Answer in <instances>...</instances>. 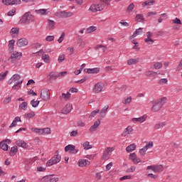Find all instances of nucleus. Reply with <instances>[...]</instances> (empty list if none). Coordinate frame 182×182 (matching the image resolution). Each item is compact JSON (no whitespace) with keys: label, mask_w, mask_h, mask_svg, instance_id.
Instances as JSON below:
<instances>
[{"label":"nucleus","mask_w":182,"mask_h":182,"mask_svg":"<svg viewBox=\"0 0 182 182\" xmlns=\"http://www.w3.org/2000/svg\"><path fill=\"white\" fill-rule=\"evenodd\" d=\"M23 80L21 79L19 74H14L8 81V85H14L13 90H19L22 87Z\"/></svg>","instance_id":"obj_1"},{"label":"nucleus","mask_w":182,"mask_h":182,"mask_svg":"<svg viewBox=\"0 0 182 182\" xmlns=\"http://www.w3.org/2000/svg\"><path fill=\"white\" fill-rule=\"evenodd\" d=\"M166 100H167L166 97H162L161 99H159L158 100L154 102V105L151 107V112H159L161 107H163V105L164 103H166Z\"/></svg>","instance_id":"obj_2"},{"label":"nucleus","mask_w":182,"mask_h":182,"mask_svg":"<svg viewBox=\"0 0 182 182\" xmlns=\"http://www.w3.org/2000/svg\"><path fill=\"white\" fill-rule=\"evenodd\" d=\"M35 21V16L31 14V12L25 13L21 19H20V23H32Z\"/></svg>","instance_id":"obj_3"},{"label":"nucleus","mask_w":182,"mask_h":182,"mask_svg":"<svg viewBox=\"0 0 182 182\" xmlns=\"http://www.w3.org/2000/svg\"><path fill=\"white\" fill-rule=\"evenodd\" d=\"M22 58V53L14 51L11 53V56L8 58L9 63L12 65H16V62Z\"/></svg>","instance_id":"obj_4"},{"label":"nucleus","mask_w":182,"mask_h":182,"mask_svg":"<svg viewBox=\"0 0 182 182\" xmlns=\"http://www.w3.org/2000/svg\"><path fill=\"white\" fill-rule=\"evenodd\" d=\"M60 160H62V156H59V151H56L55 154L46 163V165L48 167H50L53 164H58Z\"/></svg>","instance_id":"obj_5"},{"label":"nucleus","mask_w":182,"mask_h":182,"mask_svg":"<svg viewBox=\"0 0 182 182\" xmlns=\"http://www.w3.org/2000/svg\"><path fill=\"white\" fill-rule=\"evenodd\" d=\"M105 9V5L102 4L100 1V4H92L90 7V11L91 12H98L100 11H103Z\"/></svg>","instance_id":"obj_6"},{"label":"nucleus","mask_w":182,"mask_h":182,"mask_svg":"<svg viewBox=\"0 0 182 182\" xmlns=\"http://www.w3.org/2000/svg\"><path fill=\"white\" fill-rule=\"evenodd\" d=\"M55 15L58 18H70V16H73V12L72 11L66 12L65 11H63L57 12Z\"/></svg>","instance_id":"obj_7"},{"label":"nucleus","mask_w":182,"mask_h":182,"mask_svg":"<svg viewBox=\"0 0 182 182\" xmlns=\"http://www.w3.org/2000/svg\"><path fill=\"white\" fill-rule=\"evenodd\" d=\"M41 182H58L59 178L53 177L52 175L43 176L41 180Z\"/></svg>","instance_id":"obj_8"},{"label":"nucleus","mask_w":182,"mask_h":182,"mask_svg":"<svg viewBox=\"0 0 182 182\" xmlns=\"http://www.w3.org/2000/svg\"><path fill=\"white\" fill-rule=\"evenodd\" d=\"M65 151H68L71 154H77L79 152V149H77L75 145L69 144L65 147Z\"/></svg>","instance_id":"obj_9"},{"label":"nucleus","mask_w":182,"mask_h":182,"mask_svg":"<svg viewBox=\"0 0 182 182\" xmlns=\"http://www.w3.org/2000/svg\"><path fill=\"white\" fill-rule=\"evenodd\" d=\"M41 97L44 102H48L49 99H50V95L49 93V90L46 89H43L41 91Z\"/></svg>","instance_id":"obj_10"},{"label":"nucleus","mask_w":182,"mask_h":182,"mask_svg":"<svg viewBox=\"0 0 182 182\" xmlns=\"http://www.w3.org/2000/svg\"><path fill=\"white\" fill-rule=\"evenodd\" d=\"M36 55H37L38 56H42V59L43 60H44L46 63H49V60H50L49 55L45 54V52H43V49H41L39 51L36 52Z\"/></svg>","instance_id":"obj_11"},{"label":"nucleus","mask_w":182,"mask_h":182,"mask_svg":"<svg viewBox=\"0 0 182 182\" xmlns=\"http://www.w3.org/2000/svg\"><path fill=\"white\" fill-rule=\"evenodd\" d=\"M103 87H105V84L102 82H97L95 85V87L93 88V92L95 93H100L102 90H103Z\"/></svg>","instance_id":"obj_12"},{"label":"nucleus","mask_w":182,"mask_h":182,"mask_svg":"<svg viewBox=\"0 0 182 182\" xmlns=\"http://www.w3.org/2000/svg\"><path fill=\"white\" fill-rule=\"evenodd\" d=\"M100 126V119H97L92 126H91L89 129L90 133H95V132L97 131V129Z\"/></svg>","instance_id":"obj_13"},{"label":"nucleus","mask_w":182,"mask_h":182,"mask_svg":"<svg viewBox=\"0 0 182 182\" xmlns=\"http://www.w3.org/2000/svg\"><path fill=\"white\" fill-rule=\"evenodd\" d=\"M55 25H56V23L55 22V21L51 19H48L47 25H46L47 31H53V29H55Z\"/></svg>","instance_id":"obj_14"},{"label":"nucleus","mask_w":182,"mask_h":182,"mask_svg":"<svg viewBox=\"0 0 182 182\" xmlns=\"http://www.w3.org/2000/svg\"><path fill=\"white\" fill-rule=\"evenodd\" d=\"M28 43H29V42H28V39L20 38L17 41L16 45L18 46V48H22L23 46H26Z\"/></svg>","instance_id":"obj_15"},{"label":"nucleus","mask_w":182,"mask_h":182,"mask_svg":"<svg viewBox=\"0 0 182 182\" xmlns=\"http://www.w3.org/2000/svg\"><path fill=\"white\" fill-rule=\"evenodd\" d=\"M114 147H107L103 153L102 159H109V154L112 151H114Z\"/></svg>","instance_id":"obj_16"},{"label":"nucleus","mask_w":182,"mask_h":182,"mask_svg":"<svg viewBox=\"0 0 182 182\" xmlns=\"http://www.w3.org/2000/svg\"><path fill=\"white\" fill-rule=\"evenodd\" d=\"M147 119V115L144 114L142 117H140L139 118H132V122L133 123L138 122V123H144Z\"/></svg>","instance_id":"obj_17"},{"label":"nucleus","mask_w":182,"mask_h":182,"mask_svg":"<svg viewBox=\"0 0 182 182\" xmlns=\"http://www.w3.org/2000/svg\"><path fill=\"white\" fill-rule=\"evenodd\" d=\"M73 107H72V105L70 104H67L65 107L62 110V113L63 114H69L70 112H72V109Z\"/></svg>","instance_id":"obj_18"},{"label":"nucleus","mask_w":182,"mask_h":182,"mask_svg":"<svg viewBox=\"0 0 182 182\" xmlns=\"http://www.w3.org/2000/svg\"><path fill=\"white\" fill-rule=\"evenodd\" d=\"M109 109V105H105L100 112V119H105L106 114H107V109Z\"/></svg>","instance_id":"obj_19"},{"label":"nucleus","mask_w":182,"mask_h":182,"mask_svg":"<svg viewBox=\"0 0 182 182\" xmlns=\"http://www.w3.org/2000/svg\"><path fill=\"white\" fill-rule=\"evenodd\" d=\"M84 72L85 73H99V72H100V68H85L84 69Z\"/></svg>","instance_id":"obj_20"},{"label":"nucleus","mask_w":182,"mask_h":182,"mask_svg":"<svg viewBox=\"0 0 182 182\" xmlns=\"http://www.w3.org/2000/svg\"><path fill=\"white\" fill-rule=\"evenodd\" d=\"M8 48L10 53H12V52H15L14 51L15 49V40L12 39L9 41Z\"/></svg>","instance_id":"obj_21"},{"label":"nucleus","mask_w":182,"mask_h":182,"mask_svg":"<svg viewBox=\"0 0 182 182\" xmlns=\"http://www.w3.org/2000/svg\"><path fill=\"white\" fill-rule=\"evenodd\" d=\"M16 144L18 146V147H22L23 149H27L28 148V144H26V142H25V141L23 140H18L16 141Z\"/></svg>","instance_id":"obj_22"},{"label":"nucleus","mask_w":182,"mask_h":182,"mask_svg":"<svg viewBox=\"0 0 182 182\" xmlns=\"http://www.w3.org/2000/svg\"><path fill=\"white\" fill-rule=\"evenodd\" d=\"M90 161L87 159H82L78 161V166L79 167H85L86 166H90Z\"/></svg>","instance_id":"obj_23"},{"label":"nucleus","mask_w":182,"mask_h":182,"mask_svg":"<svg viewBox=\"0 0 182 182\" xmlns=\"http://www.w3.org/2000/svg\"><path fill=\"white\" fill-rule=\"evenodd\" d=\"M166 124H167L166 122H158L155 124V125L154 126V130H160V129H163V127H165Z\"/></svg>","instance_id":"obj_24"},{"label":"nucleus","mask_w":182,"mask_h":182,"mask_svg":"<svg viewBox=\"0 0 182 182\" xmlns=\"http://www.w3.org/2000/svg\"><path fill=\"white\" fill-rule=\"evenodd\" d=\"M132 132H133V127H132L131 126H129L122 132V136L123 137H126V136H127L128 134H130V133H132Z\"/></svg>","instance_id":"obj_25"},{"label":"nucleus","mask_w":182,"mask_h":182,"mask_svg":"<svg viewBox=\"0 0 182 182\" xmlns=\"http://www.w3.org/2000/svg\"><path fill=\"white\" fill-rule=\"evenodd\" d=\"M10 35L13 38H15L19 35V28H12L10 31Z\"/></svg>","instance_id":"obj_26"},{"label":"nucleus","mask_w":182,"mask_h":182,"mask_svg":"<svg viewBox=\"0 0 182 182\" xmlns=\"http://www.w3.org/2000/svg\"><path fill=\"white\" fill-rule=\"evenodd\" d=\"M145 75L147 77H156L157 73L152 70H147L145 72Z\"/></svg>","instance_id":"obj_27"},{"label":"nucleus","mask_w":182,"mask_h":182,"mask_svg":"<svg viewBox=\"0 0 182 182\" xmlns=\"http://www.w3.org/2000/svg\"><path fill=\"white\" fill-rule=\"evenodd\" d=\"M136 144H132L127 146L126 151H127V153H132V151H134V150H136Z\"/></svg>","instance_id":"obj_28"},{"label":"nucleus","mask_w":182,"mask_h":182,"mask_svg":"<svg viewBox=\"0 0 182 182\" xmlns=\"http://www.w3.org/2000/svg\"><path fill=\"white\" fill-rule=\"evenodd\" d=\"M49 76H50V79L51 80H56V79H58V77H59V73L51 72L50 73Z\"/></svg>","instance_id":"obj_29"},{"label":"nucleus","mask_w":182,"mask_h":182,"mask_svg":"<svg viewBox=\"0 0 182 182\" xmlns=\"http://www.w3.org/2000/svg\"><path fill=\"white\" fill-rule=\"evenodd\" d=\"M46 9H36L35 12L36 14H38V15H48Z\"/></svg>","instance_id":"obj_30"},{"label":"nucleus","mask_w":182,"mask_h":182,"mask_svg":"<svg viewBox=\"0 0 182 182\" xmlns=\"http://www.w3.org/2000/svg\"><path fill=\"white\" fill-rule=\"evenodd\" d=\"M164 170V168L163 167V165H156L155 166V168H154V173H161Z\"/></svg>","instance_id":"obj_31"},{"label":"nucleus","mask_w":182,"mask_h":182,"mask_svg":"<svg viewBox=\"0 0 182 182\" xmlns=\"http://www.w3.org/2000/svg\"><path fill=\"white\" fill-rule=\"evenodd\" d=\"M141 33H143V28H139L134 32V33L132 36V38H136V36H137L138 35H141Z\"/></svg>","instance_id":"obj_32"},{"label":"nucleus","mask_w":182,"mask_h":182,"mask_svg":"<svg viewBox=\"0 0 182 182\" xmlns=\"http://www.w3.org/2000/svg\"><path fill=\"white\" fill-rule=\"evenodd\" d=\"M0 149L4 150V151H8V150H9V146H8V144H6L4 142H0Z\"/></svg>","instance_id":"obj_33"},{"label":"nucleus","mask_w":182,"mask_h":182,"mask_svg":"<svg viewBox=\"0 0 182 182\" xmlns=\"http://www.w3.org/2000/svg\"><path fill=\"white\" fill-rule=\"evenodd\" d=\"M60 99H63L64 100H69V99H70V92L62 93Z\"/></svg>","instance_id":"obj_34"},{"label":"nucleus","mask_w":182,"mask_h":182,"mask_svg":"<svg viewBox=\"0 0 182 182\" xmlns=\"http://www.w3.org/2000/svg\"><path fill=\"white\" fill-rule=\"evenodd\" d=\"M16 153H18V146H15L11 147L9 155L14 156Z\"/></svg>","instance_id":"obj_35"},{"label":"nucleus","mask_w":182,"mask_h":182,"mask_svg":"<svg viewBox=\"0 0 182 182\" xmlns=\"http://www.w3.org/2000/svg\"><path fill=\"white\" fill-rule=\"evenodd\" d=\"M154 2L155 1L154 0H149V1H146L145 2H144L142 4V6L144 7V6H151L153 5H154Z\"/></svg>","instance_id":"obj_36"},{"label":"nucleus","mask_w":182,"mask_h":182,"mask_svg":"<svg viewBox=\"0 0 182 182\" xmlns=\"http://www.w3.org/2000/svg\"><path fill=\"white\" fill-rule=\"evenodd\" d=\"M82 146L85 150H90V149H92V145L90 144V142L87 141L82 144Z\"/></svg>","instance_id":"obj_37"},{"label":"nucleus","mask_w":182,"mask_h":182,"mask_svg":"<svg viewBox=\"0 0 182 182\" xmlns=\"http://www.w3.org/2000/svg\"><path fill=\"white\" fill-rule=\"evenodd\" d=\"M19 110H26L28 109V102H23L19 106H18Z\"/></svg>","instance_id":"obj_38"},{"label":"nucleus","mask_w":182,"mask_h":182,"mask_svg":"<svg viewBox=\"0 0 182 182\" xmlns=\"http://www.w3.org/2000/svg\"><path fill=\"white\" fill-rule=\"evenodd\" d=\"M96 29H97V28L96 26H91L90 27H88L87 28H86V33H92V32H95V31H96Z\"/></svg>","instance_id":"obj_39"},{"label":"nucleus","mask_w":182,"mask_h":182,"mask_svg":"<svg viewBox=\"0 0 182 182\" xmlns=\"http://www.w3.org/2000/svg\"><path fill=\"white\" fill-rule=\"evenodd\" d=\"M139 63V59H136V58H131L127 61V63L129 65H136V63Z\"/></svg>","instance_id":"obj_40"},{"label":"nucleus","mask_w":182,"mask_h":182,"mask_svg":"<svg viewBox=\"0 0 182 182\" xmlns=\"http://www.w3.org/2000/svg\"><path fill=\"white\" fill-rule=\"evenodd\" d=\"M135 19L138 22H141V21H144V16L143 14H136Z\"/></svg>","instance_id":"obj_41"},{"label":"nucleus","mask_w":182,"mask_h":182,"mask_svg":"<svg viewBox=\"0 0 182 182\" xmlns=\"http://www.w3.org/2000/svg\"><path fill=\"white\" fill-rule=\"evenodd\" d=\"M154 68L156 70L161 69V68H163V63L161 62H156L154 64Z\"/></svg>","instance_id":"obj_42"},{"label":"nucleus","mask_w":182,"mask_h":182,"mask_svg":"<svg viewBox=\"0 0 182 182\" xmlns=\"http://www.w3.org/2000/svg\"><path fill=\"white\" fill-rule=\"evenodd\" d=\"M39 103H41L40 101L38 100H32L31 101V105H32L33 107H38V106L39 105Z\"/></svg>","instance_id":"obj_43"},{"label":"nucleus","mask_w":182,"mask_h":182,"mask_svg":"<svg viewBox=\"0 0 182 182\" xmlns=\"http://www.w3.org/2000/svg\"><path fill=\"white\" fill-rule=\"evenodd\" d=\"M100 2L102 5H107V6H110V2H112V0H100Z\"/></svg>","instance_id":"obj_44"},{"label":"nucleus","mask_w":182,"mask_h":182,"mask_svg":"<svg viewBox=\"0 0 182 182\" xmlns=\"http://www.w3.org/2000/svg\"><path fill=\"white\" fill-rule=\"evenodd\" d=\"M31 131L36 134H42V129L39 128H31Z\"/></svg>","instance_id":"obj_45"},{"label":"nucleus","mask_w":182,"mask_h":182,"mask_svg":"<svg viewBox=\"0 0 182 182\" xmlns=\"http://www.w3.org/2000/svg\"><path fill=\"white\" fill-rule=\"evenodd\" d=\"M99 49H102V52H106V46L103 45H98L95 47V50H99Z\"/></svg>","instance_id":"obj_46"},{"label":"nucleus","mask_w":182,"mask_h":182,"mask_svg":"<svg viewBox=\"0 0 182 182\" xmlns=\"http://www.w3.org/2000/svg\"><path fill=\"white\" fill-rule=\"evenodd\" d=\"M145 43H147V45H153L154 43V40H152L151 38H146L144 39Z\"/></svg>","instance_id":"obj_47"},{"label":"nucleus","mask_w":182,"mask_h":182,"mask_svg":"<svg viewBox=\"0 0 182 182\" xmlns=\"http://www.w3.org/2000/svg\"><path fill=\"white\" fill-rule=\"evenodd\" d=\"M136 159H137V155H136V153H132L129 154V159L132 160L133 163H134Z\"/></svg>","instance_id":"obj_48"},{"label":"nucleus","mask_w":182,"mask_h":182,"mask_svg":"<svg viewBox=\"0 0 182 182\" xmlns=\"http://www.w3.org/2000/svg\"><path fill=\"white\" fill-rule=\"evenodd\" d=\"M7 75H8V71H6L5 73H0V82H2V80H4L5 77H6Z\"/></svg>","instance_id":"obj_49"},{"label":"nucleus","mask_w":182,"mask_h":182,"mask_svg":"<svg viewBox=\"0 0 182 182\" xmlns=\"http://www.w3.org/2000/svg\"><path fill=\"white\" fill-rule=\"evenodd\" d=\"M26 119H32L33 117H35V112L31 111L30 113H28L26 114Z\"/></svg>","instance_id":"obj_50"},{"label":"nucleus","mask_w":182,"mask_h":182,"mask_svg":"<svg viewBox=\"0 0 182 182\" xmlns=\"http://www.w3.org/2000/svg\"><path fill=\"white\" fill-rule=\"evenodd\" d=\"M42 134H50V128L42 129Z\"/></svg>","instance_id":"obj_51"},{"label":"nucleus","mask_w":182,"mask_h":182,"mask_svg":"<svg viewBox=\"0 0 182 182\" xmlns=\"http://www.w3.org/2000/svg\"><path fill=\"white\" fill-rule=\"evenodd\" d=\"M133 9H134V4L132 3L128 6L127 11L130 14V12H132Z\"/></svg>","instance_id":"obj_52"},{"label":"nucleus","mask_w":182,"mask_h":182,"mask_svg":"<svg viewBox=\"0 0 182 182\" xmlns=\"http://www.w3.org/2000/svg\"><path fill=\"white\" fill-rule=\"evenodd\" d=\"M65 59H66V56L65 55H59L58 59V63H62Z\"/></svg>","instance_id":"obj_53"},{"label":"nucleus","mask_w":182,"mask_h":182,"mask_svg":"<svg viewBox=\"0 0 182 182\" xmlns=\"http://www.w3.org/2000/svg\"><path fill=\"white\" fill-rule=\"evenodd\" d=\"M11 100H12V98L11 97H7L4 98L3 103L4 105H8L9 103H11Z\"/></svg>","instance_id":"obj_54"},{"label":"nucleus","mask_w":182,"mask_h":182,"mask_svg":"<svg viewBox=\"0 0 182 182\" xmlns=\"http://www.w3.org/2000/svg\"><path fill=\"white\" fill-rule=\"evenodd\" d=\"M123 105H129V103H132V97H127L124 101H122Z\"/></svg>","instance_id":"obj_55"},{"label":"nucleus","mask_w":182,"mask_h":182,"mask_svg":"<svg viewBox=\"0 0 182 182\" xmlns=\"http://www.w3.org/2000/svg\"><path fill=\"white\" fill-rule=\"evenodd\" d=\"M136 171V166H131L129 168H127L126 173H134Z\"/></svg>","instance_id":"obj_56"},{"label":"nucleus","mask_w":182,"mask_h":182,"mask_svg":"<svg viewBox=\"0 0 182 182\" xmlns=\"http://www.w3.org/2000/svg\"><path fill=\"white\" fill-rule=\"evenodd\" d=\"M41 46H42V45L38 43H33L31 46L33 49H39V48H41Z\"/></svg>","instance_id":"obj_57"},{"label":"nucleus","mask_w":182,"mask_h":182,"mask_svg":"<svg viewBox=\"0 0 182 182\" xmlns=\"http://www.w3.org/2000/svg\"><path fill=\"white\" fill-rule=\"evenodd\" d=\"M146 151H147V149L144 146L142 149L139 150L140 155L145 156Z\"/></svg>","instance_id":"obj_58"},{"label":"nucleus","mask_w":182,"mask_h":182,"mask_svg":"<svg viewBox=\"0 0 182 182\" xmlns=\"http://www.w3.org/2000/svg\"><path fill=\"white\" fill-rule=\"evenodd\" d=\"M173 23H176L178 25H181V20L178 18H175V19L172 20Z\"/></svg>","instance_id":"obj_59"},{"label":"nucleus","mask_w":182,"mask_h":182,"mask_svg":"<svg viewBox=\"0 0 182 182\" xmlns=\"http://www.w3.org/2000/svg\"><path fill=\"white\" fill-rule=\"evenodd\" d=\"M153 146H154L153 141H150L144 147L146 150H149V149H152Z\"/></svg>","instance_id":"obj_60"},{"label":"nucleus","mask_w":182,"mask_h":182,"mask_svg":"<svg viewBox=\"0 0 182 182\" xmlns=\"http://www.w3.org/2000/svg\"><path fill=\"white\" fill-rule=\"evenodd\" d=\"M77 126L78 127H85V122H83V121L80 120V121H78V122H77Z\"/></svg>","instance_id":"obj_61"},{"label":"nucleus","mask_w":182,"mask_h":182,"mask_svg":"<svg viewBox=\"0 0 182 182\" xmlns=\"http://www.w3.org/2000/svg\"><path fill=\"white\" fill-rule=\"evenodd\" d=\"M100 112V110H99V109L95 110V111H92L91 113H90V117H95V116H96V114H97V113H99Z\"/></svg>","instance_id":"obj_62"},{"label":"nucleus","mask_w":182,"mask_h":182,"mask_svg":"<svg viewBox=\"0 0 182 182\" xmlns=\"http://www.w3.org/2000/svg\"><path fill=\"white\" fill-rule=\"evenodd\" d=\"M4 5H12V0H2Z\"/></svg>","instance_id":"obj_63"},{"label":"nucleus","mask_w":182,"mask_h":182,"mask_svg":"<svg viewBox=\"0 0 182 182\" xmlns=\"http://www.w3.org/2000/svg\"><path fill=\"white\" fill-rule=\"evenodd\" d=\"M176 70L178 72H180V70H182V59H181L180 63L178 64V67L176 68Z\"/></svg>","instance_id":"obj_64"}]
</instances>
